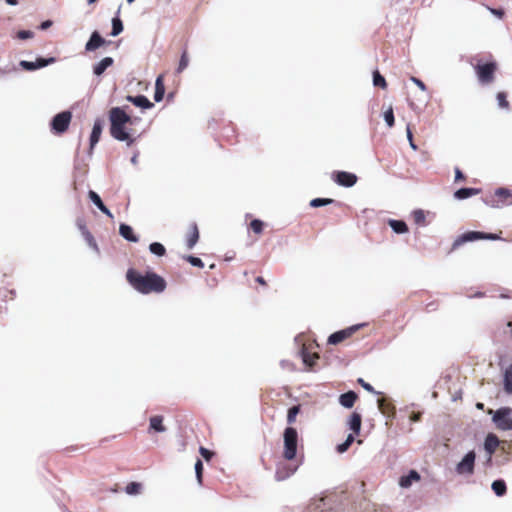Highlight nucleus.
Returning a JSON list of instances; mask_svg holds the SVG:
<instances>
[{"label": "nucleus", "instance_id": "nucleus-1", "mask_svg": "<svg viewBox=\"0 0 512 512\" xmlns=\"http://www.w3.org/2000/svg\"><path fill=\"white\" fill-rule=\"evenodd\" d=\"M129 108L128 105L112 107L108 114L110 135L117 141L126 142L127 146H131L135 141L126 128L127 124L134 123L132 117L127 113Z\"/></svg>", "mask_w": 512, "mask_h": 512}, {"label": "nucleus", "instance_id": "nucleus-2", "mask_svg": "<svg viewBox=\"0 0 512 512\" xmlns=\"http://www.w3.org/2000/svg\"><path fill=\"white\" fill-rule=\"evenodd\" d=\"M129 284L139 293H161L166 289V281L155 272H146L144 275L130 268L126 273Z\"/></svg>", "mask_w": 512, "mask_h": 512}, {"label": "nucleus", "instance_id": "nucleus-3", "mask_svg": "<svg viewBox=\"0 0 512 512\" xmlns=\"http://www.w3.org/2000/svg\"><path fill=\"white\" fill-rule=\"evenodd\" d=\"M284 450L283 457L287 461H293L297 457L298 432L296 428L288 426L283 432Z\"/></svg>", "mask_w": 512, "mask_h": 512}, {"label": "nucleus", "instance_id": "nucleus-4", "mask_svg": "<svg viewBox=\"0 0 512 512\" xmlns=\"http://www.w3.org/2000/svg\"><path fill=\"white\" fill-rule=\"evenodd\" d=\"M501 237L499 234L495 233H487L482 231H467L460 236H458L453 242V249L461 246L464 243L472 242L476 240H500Z\"/></svg>", "mask_w": 512, "mask_h": 512}, {"label": "nucleus", "instance_id": "nucleus-5", "mask_svg": "<svg viewBox=\"0 0 512 512\" xmlns=\"http://www.w3.org/2000/svg\"><path fill=\"white\" fill-rule=\"evenodd\" d=\"M492 422L499 430H512V408L504 406L495 410L492 414Z\"/></svg>", "mask_w": 512, "mask_h": 512}, {"label": "nucleus", "instance_id": "nucleus-6", "mask_svg": "<svg viewBox=\"0 0 512 512\" xmlns=\"http://www.w3.org/2000/svg\"><path fill=\"white\" fill-rule=\"evenodd\" d=\"M72 119V113L65 110L57 113L50 121L51 132L56 135H61L67 131Z\"/></svg>", "mask_w": 512, "mask_h": 512}, {"label": "nucleus", "instance_id": "nucleus-7", "mask_svg": "<svg viewBox=\"0 0 512 512\" xmlns=\"http://www.w3.org/2000/svg\"><path fill=\"white\" fill-rule=\"evenodd\" d=\"M494 195L498 198L497 200L484 201L486 205L500 209L505 206L512 205V200L509 202L508 199L512 198V191L505 187H499L495 189Z\"/></svg>", "mask_w": 512, "mask_h": 512}, {"label": "nucleus", "instance_id": "nucleus-8", "mask_svg": "<svg viewBox=\"0 0 512 512\" xmlns=\"http://www.w3.org/2000/svg\"><path fill=\"white\" fill-rule=\"evenodd\" d=\"M365 323L355 324L350 327H347L345 329L336 331L329 335L327 343L330 345H337L344 341L345 339L352 336L356 331H358L360 328L364 327Z\"/></svg>", "mask_w": 512, "mask_h": 512}, {"label": "nucleus", "instance_id": "nucleus-9", "mask_svg": "<svg viewBox=\"0 0 512 512\" xmlns=\"http://www.w3.org/2000/svg\"><path fill=\"white\" fill-rule=\"evenodd\" d=\"M496 64L487 62L476 66V74L481 84H489L494 79Z\"/></svg>", "mask_w": 512, "mask_h": 512}, {"label": "nucleus", "instance_id": "nucleus-10", "mask_svg": "<svg viewBox=\"0 0 512 512\" xmlns=\"http://www.w3.org/2000/svg\"><path fill=\"white\" fill-rule=\"evenodd\" d=\"M475 459H476V454L473 450L467 452L463 456L461 461L456 465V469H455L456 472L459 475H465V474L472 475L474 473Z\"/></svg>", "mask_w": 512, "mask_h": 512}, {"label": "nucleus", "instance_id": "nucleus-11", "mask_svg": "<svg viewBox=\"0 0 512 512\" xmlns=\"http://www.w3.org/2000/svg\"><path fill=\"white\" fill-rule=\"evenodd\" d=\"M300 463L293 465L292 463H278L275 471V480L284 481L291 477L298 469Z\"/></svg>", "mask_w": 512, "mask_h": 512}, {"label": "nucleus", "instance_id": "nucleus-12", "mask_svg": "<svg viewBox=\"0 0 512 512\" xmlns=\"http://www.w3.org/2000/svg\"><path fill=\"white\" fill-rule=\"evenodd\" d=\"M333 180L343 187H352L357 182V176L354 173L347 171H337L333 174Z\"/></svg>", "mask_w": 512, "mask_h": 512}, {"label": "nucleus", "instance_id": "nucleus-13", "mask_svg": "<svg viewBox=\"0 0 512 512\" xmlns=\"http://www.w3.org/2000/svg\"><path fill=\"white\" fill-rule=\"evenodd\" d=\"M103 127H104V120L101 118H97L94 121L92 131H91V134L89 137V154H92L94 147L99 142L102 131H103Z\"/></svg>", "mask_w": 512, "mask_h": 512}, {"label": "nucleus", "instance_id": "nucleus-14", "mask_svg": "<svg viewBox=\"0 0 512 512\" xmlns=\"http://www.w3.org/2000/svg\"><path fill=\"white\" fill-rule=\"evenodd\" d=\"M76 226L79 229V231L81 232V235L83 236L84 240L87 242L88 246L90 248H92L94 251H96L97 253H99V247H98L93 235L86 227L84 219L78 218L76 220Z\"/></svg>", "mask_w": 512, "mask_h": 512}, {"label": "nucleus", "instance_id": "nucleus-15", "mask_svg": "<svg viewBox=\"0 0 512 512\" xmlns=\"http://www.w3.org/2000/svg\"><path fill=\"white\" fill-rule=\"evenodd\" d=\"M377 406L379 411L387 418H394L396 415V408L391 399L387 396H382L377 399Z\"/></svg>", "mask_w": 512, "mask_h": 512}, {"label": "nucleus", "instance_id": "nucleus-16", "mask_svg": "<svg viewBox=\"0 0 512 512\" xmlns=\"http://www.w3.org/2000/svg\"><path fill=\"white\" fill-rule=\"evenodd\" d=\"M106 44V40L101 36V34L95 30L91 33L88 41L85 44V50L88 52H92L97 50Z\"/></svg>", "mask_w": 512, "mask_h": 512}, {"label": "nucleus", "instance_id": "nucleus-17", "mask_svg": "<svg viewBox=\"0 0 512 512\" xmlns=\"http://www.w3.org/2000/svg\"><path fill=\"white\" fill-rule=\"evenodd\" d=\"M126 100L143 110L151 109L154 107V104L145 95L142 94L135 96L127 95Z\"/></svg>", "mask_w": 512, "mask_h": 512}, {"label": "nucleus", "instance_id": "nucleus-18", "mask_svg": "<svg viewBox=\"0 0 512 512\" xmlns=\"http://www.w3.org/2000/svg\"><path fill=\"white\" fill-rule=\"evenodd\" d=\"M499 443V438L493 433H489L485 437L484 450L488 454V461H491V457L495 453L497 447L499 446Z\"/></svg>", "mask_w": 512, "mask_h": 512}, {"label": "nucleus", "instance_id": "nucleus-19", "mask_svg": "<svg viewBox=\"0 0 512 512\" xmlns=\"http://www.w3.org/2000/svg\"><path fill=\"white\" fill-rule=\"evenodd\" d=\"M88 198L103 214L107 215L110 218H113V214L103 203L101 197L99 196V194L97 192H95L93 190H89Z\"/></svg>", "mask_w": 512, "mask_h": 512}, {"label": "nucleus", "instance_id": "nucleus-20", "mask_svg": "<svg viewBox=\"0 0 512 512\" xmlns=\"http://www.w3.org/2000/svg\"><path fill=\"white\" fill-rule=\"evenodd\" d=\"M119 234L128 242L137 243L139 241V237L134 233L133 228L129 224L121 223Z\"/></svg>", "mask_w": 512, "mask_h": 512}, {"label": "nucleus", "instance_id": "nucleus-21", "mask_svg": "<svg viewBox=\"0 0 512 512\" xmlns=\"http://www.w3.org/2000/svg\"><path fill=\"white\" fill-rule=\"evenodd\" d=\"M113 63L114 60L112 57H104L93 66V74L96 76H101L110 66L113 65Z\"/></svg>", "mask_w": 512, "mask_h": 512}, {"label": "nucleus", "instance_id": "nucleus-22", "mask_svg": "<svg viewBox=\"0 0 512 512\" xmlns=\"http://www.w3.org/2000/svg\"><path fill=\"white\" fill-rule=\"evenodd\" d=\"M481 189L473 187H462L454 192V197L457 200H465L472 196L479 194Z\"/></svg>", "mask_w": 512, "mask_h": 512}, {"label": "nucleus", "instance_id": "nucleus-23", "mask_svg": "<svg viewBox=\"0 0 512 512\" xmlns=\"http://www.w3.org/2000/svg\"><path fill=\"white\" fill-rule=\"evenodd\" d=\"M420 474L416 470H410L408 474L402 476L399 480V485L402 488H409L413 482H417L420 480Z\"/></svg>", "mask_w": 512, "mask_h": 512}, {"label": "nucleus", "instance_id": "nucleus-24", "mask_svg": "<svg viewBox=\"0 0 512 512\" xmlns=\"http://www.w3.org/2000/svg\"><path fill=\"white\" fill-rule=\"evenodd\" d=\"M357 394L356 392L350 390L347 391L339 396V403L344 408H352L355 404V401L357 400Z\"/></svg>", "mask_w": 512, "mask_h": 512}, {"label": "nucleus", "instance_id": "nucleus-25", "mask_svg": "<svg viewBox=\"0 0 512 512\" xmlns=\"http://www.w3.org/2000/svg\"><path fill=\"white\" fill-rule=\"evenodd\" d=\"M165 95V85L163 81V76L159 75L155 81V91H154V100L159 103L163 100Z\"/></svg>", "mask_w": 512, "mask_h": 512}, {"label": "nucleus", "instance_id": "nucleus-26", "mask_svg": "<svg viewBox=\"0 0 512 512\" xmlns=\"http://www.w3.org/2000/svg\"><path fill=\"white\" fill-rule=\"evenodd\" d=\"M503 389L507 394H512V363L507 366L503 373Z\"/></svg>", "mask_w": 512, "mask_h": 512}, {"label": "nucleus", "instance_id": "nucleus-27", "mask_svg": "<svg viewBox=\"0 0 512 512\" xmlns=\"http://www.w3.org/2000/svg\"><path fill=\"white\" fill-rule=\"evenodd\" d=\"M388 224L396 234H405L408 232V226L403 220L389 219Z\"/></svg>", "mask_w": 512, "mask_h": 512}, {"label": "nucleus", "instance_id": "nucleus-28", "mask_svg": "<svg viewBox=\"0 0 512 512\" xmlns=\"http://www.w3.org/2000/svg\"><path fill=\"white\" fill-rule=\"evenodd\" d=\"M361 421H362V417L359 413L357 412H353L351 415H350V418H349V421H348V426H349V429L355 433V434H358L361 430Z\"/></svg>", "mask_w": 512, "mask_h": 512}, {"label": "nucleus", "instance_id": "nucleus-29", "mask_svg": "<svg viewBox=\"0 0 512 512\" xmlns=\"http://www.w3.org/2000/svg\"><path fill=\"white\" fill-rule=\"evenodd\" d=\"M301 358L305 366L311 370L315 365L316 360L319 358L318 355L311 354L306 348H302L300 351Z\"/></svg>", "mask_w": 512, "mask_h": 512}, {"label": "nucleus", "instance_id": "nucleus-30", "mask_svg": "<svg viewBox=\"0 0 512 512\" xmlns=\"http://www.w3.org/2000/svg\"><path fill=\"white\" fill-rule=\"evenodd\" d=\"M199 240V230L196 223L191 224L190 232L187 237V248L192 249Z\"/></svg>", "mask_w": 512, "mask_h": 512}, {"label": "nucleus", "instance_id": "nucleus-31", "mask_svg": "<svg viewBox=\"0 0 512 512\" xmlns=\"http://www.w3.org/2000/svg\"><path fill=\"white\" fill-rule=\"evenodd\" d=\"M119 13H120V8L117 11V15L112 18V29L110 32V35L112 37L118 36L119 34H121L123 32V29H124L123 22L119 17Z\"/></svg>", "mask_w": 512, "mask_h": 512}, {"label": "nucleus", "instance_id": "nucleus-32", "mask_svg": "<svg viewBox=\"0 0 512 512\" xmlns=\"http://www.w3.org/2000/svg\"><path fill=\"white\" fill-rule=\"evenodd\" d=\"M150 429L154 430L158 433H163L166 431V427L163 425V417L160 415L152 416L149 420Z\"/></svg>", "mask_w": 512, "mask_h": 512}, {"label": "nucleus", "instance_id": "nucleus-33", "mask_svg": "<svg viewBox=\"0 0 512 512\" xmlns=\"http://www.w3.org/2000/svg\"><path fill=\"white\" fill-rule=\"evenodd\" d=\"M491 489L498 497L504 496L507 492V486L503 479L494 480L491 484Z\"/></svg>", "mask_w": 512, "mask_h": 512}, {"label": "nucleus", "instance_id": "nucleus-34", "mask_svg": "<svg viewBox=\"0 0 512 512\" xmlns=\"http://www.w3.org/2000/svg\"><path fill=\"white\" fill-rule=\"evenodd\" d=\"M373 85L375 87H379L381 89H385L387 87V82L384 76L379 72V70H374L372 73Z\"/></svg>", "mask_w": 512, "mask_h": 512}, {"label": "nucleus", "instance_id": "nucleus-35", "mask_svg": "<svg viewBox=\"0 0 512 512\" xmlns=\"http://www.w3.org/2000/svg\"><path fill=\"white\" fill-rule=\"evenodd\" d=\"M149 251L158 257H162L166 254V248L160 242H152L149 245Z\"/></svg>", "mask_w": 512, "mask_h": 512}, {"label": "nucleus", "instance_id": "nucleus-36", "mask_svg": "<svg viewBox=\"0 0 512 512\" xmlns=\"http://www.w3.org/2000/svg\"><path fill=\"white\" fill-rule=\"evenodd\" d=\"M335 200L332 198H314L310 201L309 205L313 208L324 207L334 203Z\"/></svg>", "mask_w": 512, "mask_h": 512}, {"label": "nucleus", "instance_id": "nucleus-37", "mask_svg": "<svg viewBox=\"0 0 512 512\" xmlns=\"http://www.w3.org/2000/svg\"><path fill=\"white\" fill-rule=\"evenodd\" d=\"M355 438L352 433L348 434L346 440L336 446V451L338 453H344L348 450L351 444L354 442Z\"/></svg>", "mask_w": 512, "mask_h": 512}, {"label": "nucleus", "instance_id": "nucleus-38", "mask_svg": "<svg viewBox=\"0 0 512 512\" xmlns=\"http://www.w3.org/2000/svg\"><path fill=\"white\" fill-rule=\"evenodd\" d=\"M56 62V58L55 57H37L36 60H35V64L37 65V69H41V68H44V67H47L53 63Z\"/></svg>", "mask_w": 512, "mask_h": 512}, {"label": "nucleus", "instance_id": "nucleus-39", "mask_svg": "<svg viewBox=\"0 0 512 512\" xmlns=\"http://www.w3.org/2000/svg\"><path fill=\"white\" fill-rule=\"evenodd\" d=\"M300 412V406L294 405L291 406L287 411V423L292 425L296 421V417Z\"/></svg>", "mask_w": 512, "mask_h": 512}, {"label": "nucleus", "instance_id": "nucleus-40", "mask_svg": "<svg viewBox=\"0 0 512 512\" xmlns=\"http://www.w3.org/2000/svg\"><path fill=\"white\" fill-rule=\"evenodd\" d=\"M141 488H142L141 483L133 481L126 485L125 492L128 495H137L140 493Z\"/></svg>", "mask_w": 512, "mask_h": 512}, {"label": "nucleus", "instance_id": "nucleus-41", "mask_svg": "<svg viewBox=\"0 0 512 512\" xmlns=\"http://www.w3.org/2000/svg\"><path fill=\"white\" fill-rule=\"evenodd\" d=\"M188 64H189V57H188L187 51L184 50L181 54L176 72L182 73L187 68Z\"/></svg>", "mask_w": 512, "mask_h": 512}, {"label": "nucleus", "instance_id": "nucleus-42", "mask_svg": "<svg viewBox=\"0 0 512 512\" xmlns=\"http://www.w3.org/2000/svg\"><path fill=\"white\" fill-rule=\"evenodd\" d=\"M383 119L388 127H393L395 124L394 111L392 107H389L383 114Z\"/></svg>", "mask_w": 512, "mask_h": 512}, {"label": "nucleus", "instance_id": "nucleus-43", "mask_svg": "<svg viewBox=\"0 0 512 512\" xmlns=\"http://www.w3.org/2000/svg\"><path fill=\"white\" fill-rule=\"evenodd\" d=\"M184 259L194 267H198V268L204 267V262L199 257L193 256V255H187L184 257Z\"/></svg>", "mask_w": 512, "mask_h": 512}, {"label": "nucleus", "instance_id": "nucleus-44", "mask_svg": "<svg viewBox=\"0 0 512 512\" xmlns=\"http://www.w3.org/2000/svg\"><path fill=\"white\" fill-rule=\"evenodd\" d=\"M194 469H195L196 479H197L198 483L201 484L204 467H203V463L200 459H197V461L195 462Z\"/></svg>", "mask_w": 512, "mask_h": 512}, {"label": "nucleus", "instance_id": "nucleus-45", "mask_svg": "<svg viewBox=\"0 0 512 512\" xmlns=\"http://www.w3.org/2000/svg\"><path fill=\"white\" fill-rule=\"evenodd\" d=\"M263 227H264V222L260 219H253L250 222V228L256 234H260L263 231Z\"/></svg>", "mask_w": 512, "mask_h": 512}, {"label": "nucleus", "instance_id": "nucleus-46", "mask_svg": "<svg viewBox=\"0 0 512 512\" xmlns=\"http://www.w3.org/2000/svg\"><path fill=\"white\" fill-rule=\"evenodd\" d=\"M357 382H358V383L361 385V387H362L364 390H366L367 392H369V393H373V394H376V395H380V394H381V392L376 391V390L374 389V387H373L370 383L366 382L363 378H358V379H357Z\"/></svg>", "mask_w": 512, "mask_h": 512}, {"label": "nucleus", "instance_id": "nucleus-47", "mask_svg": "<svg viewBox=\"0 0 512 512\" xmlns=\"http://www.w3.org/2000/svg\"><path fill=\"white\" fill-rule=\"evenodd\" d=\"M19 66L26 71H36L37 65L35 64V61H27V60H21L19 62Z\"/></svg>", "mask_w": 512, "mask_h": 512}, {"label": "nucleus", "instance_id": "nucleus-48", "mask_svg": "<svg viewBox=\"0 0 512 512\" xmlns=\"http://www.w3.org/2000/svg\"><path fill=\"white\" fill-rule=\"evenodd\" d=\"M497 101H498V106L502 109H508L509 107V102L507 101V96H506V93L504 92H498L497 93Z\"/></svg>", "mask_w": 512, "mask_h": 512}, {"label": "nucleus", "instance_id": "nucleus-49", "mask_svg": "<svg viewBox=\"0 0 512 512\" xmlns=\"http://www.w3.org/2000/svg\"><path fill=\"white\" fill-rule=\"evenodd\" d=\"M413 216H414V221L416 224H421V223H424L425 222V214L423 212V210H415L413 212Z\"/></svg>", "mask_w": 512, "mask_h": 512}, {"label": "nucleus", "instance_id": "nucleus-50", "mask_svg": "<svg viewBox=\"0 0 512 512\" xmlns=\"http://www.w3.org/2000/svg\"><path fill=\"white\" fill-rule=\"evenodd\" d=\"M34 36V33L31 30H20L17 33V37L21 40H27Z\"/></svg>", "mask_w": 512, "mask_h": 512}, {"label": "nucleus", "instance_id": "nucleus-51", "mask_svg": "<svg viewBox=\"0 0 512 512\" xmlns=\"http://www.w3.org/2000/svg\"><path fill=\"white\" fill-rule=\"evenodd\" d=\"M406 133H407V139L409 141V144H410V147L413 149V150H416L417 149V146L416 144L413 142V134H412V131L410 129V126L408 125L407 128H406Z\"/></svg>", "mask_w": 512, "mask_h": 512}, {"label": "nucleus", "instance_id": "nucleus-52", "mask_svg": "<svg viewBox=\"0 0 512 512\" xmlns=\"http://www.w3.org/2000/svg\"><path fill=\"white\" fill-rule=\"evenodd\" d=\"M410 80H411V81H412V82H413L417 87H419L422 91H425V90L427 89V87H426L425 83H424L422 80H420L419 78L412 76V77L410 78Z\"/></svg>", "mask_w": 512, "mask_h": 512}, {"label": "nucleus", "instance_id": "nucleus-53", "mask_svg": "<svg viewBox=\"0 0 512 512\" xmlns=\"http://www.w3.org/2000/svg\"><path fill=\"white\" fill-rule=\"evenodd\" d=\"M200 451V454L206 459V460H209L212 456V452L207 449V448H204V447H200L199 449Z\"/></svg>", "mask_w": 512, "mask_h": 512}, {"label": "nucleus", "instance_id": "nucleus-54", "mask_svg": "<svg viewBox=\"0 0 512 512\" xmlns=\"http://www.w3.org/2000/svg\"><path fill=\"white\" fill-rule=\"evenodd\" d=\"M422 413L421 412H412L409 416V419L411 422H419L421 419Z\"/></svg>", "mask_w": 512, "mask_h": 512}, {"label": "nucleus", "instance_id": "nucleus-55", "mask_svg": "<svg viewBox=\"0 0 512 512\" xmlns=\"http://www.w3.org/2000/svg\"><path fill=\"white\" fill-rule=\"evenodd\" d=\"M464 179H465V175L459 168L456 167L455 168V181L458 182V181H462Z\"/></svg>", "mask_w": 512, "mask_h": 512}, {"label": "nucleus", "instance_id": "nucleus-56", "mask_svg": "<svg viewBox=\"0 0 512 512\" xmlns=\"http://www.w3.org/2000/svg\"><path fill=\"white\" fill-rule=\"evenodd\" d=\"M490 12L497 16L498 18H502L504 16V10L503 9H495V8H489Z\"/></svg>", "mask_w": 512, "mask_h": 512}, {"label": "nucleus", "instance_id": "nucleus-57", "mask_svg": "<svg viewBox=\"0 0 512 512\" xmlns=\"http://www.w3.org/2000/svg\"><path fill=\"white\" fill-rule=\"evenodd\" d=\"M53 22L51 20H45L43 22H41L40 26H39V29L41 30H47L48 28H50L52 26Z\"/></svg>", "mask_w": 512, "mask_h": 512}, {"label": "nucleus", "instance_id": "nucleus-58", "mask_svg": "<svg viewBox=\"0 0 512 512\" xmlns=\"http://www.w3.org/2000/svg\"><path fill=\"white\" fill-rule=\"evenodd\" d=\"M138 157H139V151H135L133 156L131 157L130 159V162L133 164V165H137L138 163Z\"/></svg>", "mask_w": 512, "mask_h": 512}, {"label": "nucleus", "instance_id": "nucleus-59", "mask_svg": "<svg viewBox=\"0 0 512 512\" xmlns=\"http://www.w3.org/2000/svg\"><path fill=\"white\" fill-rule=\"evenodd\" d=\"M255 280H256L257 283H259L261 285H265L266 284V282H265V280H264V278L262 276L256 277Z\"/></svg>", "mask_w": 512, "mask_h": 512}, {"label": "nucleus", "instance_id": "nucleus-60", "mask_svg": "<svg viewBox=\"0 0 512 512\" xmlns=\"http://www.w3.org/2000/svg\"><path fill=\"white\" fill-rule=\"evenodd\" d=\"M8 5L15 6L18 4V0H5Z\"/></svg>", "mask_w": 512, "mask_h": 512}, {"label": "nucleus", "instance_id": "nucleus-61", "mask_svg": "<svg viewBox=\"0 0 512 512\" xmlns=\"http://www.w3.org/2000/svg\"><path fill=\"white\" fill-rule=\"evenodd\" d=\"M484 295V293L482 292H477L473 295V297H482Z\"/></svg>", "mask_w": 512, "mask_h": 512}, {"label": "nucleus", "instance_id": "nucleus-62", "mask_svg": "<svg viewBox=\"0 0 512 512\" xmlns=\"http://www.w3.org/2000/svg\"><path fill=\"white\" fill-rule=\"evenodd\" d=\"M476 407H477L478 409H483L484 404H483V403L478 402V403L476 404Z\"/></svg>", "mask_w": 512, "mask_h": 512}, {"label": "nucleus", "instance_id": "nucleus-63", "mask_svg": "<svg viewBox=\"0 0 512 512\" xmlns=\"http://www.w3.org/2000/svg\"><path fill=\"white\" fill-rule=\"evenodd\" d=\"M96 1H97V0H87V2H88L89 4H93V3H95Z\"/></svg>", "mask_w": 512, "mask_h": 512}, {"label": "nucleus", "instance_id": "nucleus-64", "mask_svg": "<svg viewBox=\"0 0 512 512\" xmlns=\"http://www.w3.org/2000/svg\"><path fill=\"white\" fill-rule=\"evenodd\" d=\"M129 4L133 3L135 0H126Z\"/></svg>", "mask_w": 512, "mask_h": 512}]
</instances>
